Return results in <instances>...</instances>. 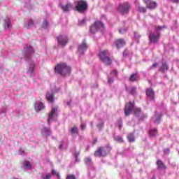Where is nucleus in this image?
Listing matches in <instances>:
<instances>
[{"instance_id":"23","label":"nucleus","mask_w":179,"mask_h":179,"mask_svg":"<svg viewBox=\"0 0 179 179\" xmlns=\"http://www.w3.org/2000/svg\"><path fill=\"white\" fill-rule=\"evenodd\" d=\"M24 27L25 29H31V27H34V22H33V20H29L27 22H25Z\"/></svg>"},{"instance_id":"24","label":"nucleus","mask_w":179,"mask_h":179,"mask_svg":"<svg viewBox=\"0 0 179 179\" xmlns=\"http://www.w3.org/2000/svg\"><path fill=\"white\" fill-rule=\"evenodd\" d=\"M115 45L117 48H121V47L125 45V41H124V39H117L115 41Z\"/></svg>"},{"instance_id":"50","label":"nucleus","mask_w":179,"mask_h":179,"mask_svg":"<svg viewBox=\"0 0 179 179\" xmlns=\"http://www.w3.org/2000/svg\"><path fill=\"white\" fill-rule=\"evenodd\" d=\"M29 3H30V0H27V1H25V6L27 8H29Z\"/></svg>"},{"instance_id":"16","label":"nucleus","mask_w":179,"mask_h":179,"mask_svg":"<svg viewBox=\"0 0 179 179\" xmlns=\"http://www.w3.org/2000/svg\"><path fill=\"white\" fill-rule=\"evenodd\" d=\"M59 8L62 10L63 12H69L73 8L72 4L71 3H68L66 5L62 4V3L59 5Z\"/></svg>"},{"instance_id":"4","label":"nucleus","mask_w":179,"mask_h":179,"mask_svg":"<svg viewBox=\"0 0 179 179\" xmlns=\"http://www.w3.org/2000/svg\"><path fill=\"white\" fill-rule=\"evenodd\" d=\"M90 31L92 34L97 33V31H104V24L101 21H96L90 27Z\"/></svg>"},{"instance_id":"15","label":"nucleus","mask_w":179,"mask_h":179,"mask_svg":"<svg viewBox=\"0 0 179 179\" xmlns=\"http://www.w3.org/2000/svg\"><path fill=\"white\" fill-rule=\"evenodd\" d=\"M162 115L163 114L162 112H155L154 116L151 119L152 122H154V124H160Z\"/></svg>"},{"instance_id":"21","label":"nucleus","mask_w":179,"mask_h":179,"mask_svg":"<svg viewBox=\"0 0 179 179\" xmlns=\"http://www.w3.org/2000/svg\"><path fill=\"white\" fill-rule=\"evenodd\" d=\"M160 72H162V73H164V72H166V71H169V64H167V62H163L162 64L161 67L159 68Z\"/></svg>"},{"instance_id":"13","label":"nucleus","mask_w":179,"mask_h":179,"mask_svg":"<svg viewBox=\"0 0 179 179\" xmlns=\"http://www.w3.org/2000/svg\"><path fill=\"white\" fill-rule=\"evenodd\" d=\"M87 48H89V46L86 43V41H83L81 44L78 45V51L80 55H83L87 51Z\"/></svg>"},{"instance_id":"35","label":"nucleus","mask_w":179,"mask_h":179,"mask_svg":"<svg viewBox=\"0 0 179 179\" xmlns=\"http://www.w3.org/2000/svg\"><path fill=\"white\" fill-rule=\"evenodd\" d=\"M138 12H141L142 13H145L146 12V8L142 7V6H139L138 8Z\"/></svg>"},{"instance_id":"11","label":"nucleus","mask_w":179,"mask_h":179,"mask_svg":"<svg viewBox=\"0 0 179 179\" xmlns=\"http://www.w3.org/2000/svg\"><path fill=\"white\" fill-rule=\"evenodd\" d=\"M57 43L60 47H65L68 44V36L60 35L57 38Z\"/></svg>"},{"instance_id":"32","label":"nucleus","mask_w":179,"mask_h":179,"mask_svg":"<svg viewBox=\"0 0 179 179\" xmlns=\"http://www.w3.org/2000/svg\"><path fill=\"white\" fill-rule=\"evenodd\" d=\"M115 125L119 128V129H121V128H122V120H119Z\"/></svg>"},{"instance_id":"48","label":"nucleus","mask_w":179,"mask_h":179,"mask_svg":"<svg viewBox=\"0 0 179 179\" xmlns=\"http://www.w3.org/2000/svg\"><path fill=\"white\" fill-rule=\"evenodd\" d=\"M80 128L83 131L86 128V124L85 123L81 124Z\"/></svg>"},{"instance_id":"45","label":"nucleus","mask_w":179,"mask_h":179,"mask_svg":"<svg viewBox=\"0 0 179 179\" xmlns=\"http://www.w3.org/2000/svg\"><path fill=\"white\" fill-rule=\"evenodd\" d=\"M85 23H86V20L85 18L79 21L80 24H85Z\"/></svg>"},{"instance_id":"8","label":"nucleus","mask_w":179,"mask_h":179,"mask_svg":"<svg viewBox=\"0 0 179 179\" xmlns=\"http://www.w3.org/2000/svg\"><path fill=\"white\" fill-rule=\"evenodd\" d=\"M94 155L95 157H106L107 155L106 148L103 146L99 147L95 150Z\"/></svg>"},{"instance_id":"20","label":"nucleus","mask_w":179,"mask_h":179,"mask_svg":"<svg viewBox=\"0 0 179 179\" xmlns=\"http://www.w3.org/2000/svg\"><path fill=\"white\" fill-rule=\"evenodd\" d=\"M54 92H55V90H52V92H48L46 94V99L48 100V101H49L50 103H54Z\"/></svg>"},{"instance_id":"58","label":"nucleus","mask_w":179,"mask_h":179,"mask_svg":"<svg viewBox=\"0 0 179 179\" xmlns=\"http://www.w3.org/2000/svg\"><path fill=\"white\" fill-rule=\"evenodd\" d=\"M13 179H17V178H13Z\"/></svg>"},{"instance_id":"2","label":"nucleus","mask_w":179,"mask_h":179,"mask_svg":"<svg viewBox=\"0 0 179 179\" xmlns=\"http://www.w3.org/2000/svg\"><path fill=\"white\" fill-rule=\"evenodd\" d=\"M55 71L62 76H68L71 74V67L65 63L59 64L55 67Z\"/></svg>"},{"instance_id":"54","label":"nucleus","mask_w":179,"mask_h":179,"mask_svg":"<svg viewBox=\"0 0 179 179\" xmlns=\"http://www.w3.org/2000/svg\"><path fill=\"white\" fill-rule=\"evenodd\" d=\"M59 148H60V150H62V148H63V144H61L60 146H59Z\"/></svg>"},{"instance_id":"18","label":"nucleus","mask_w":179,"mask_h":179,"mask_svg":"<svg viewBox=\"0 0 179 179\" xmlns=\"http://www.w3.org/2000/svg\"><path fill=\"white\" fill-rule=\"evenodd\" d=\"M45 106H44V103H43L41 101H37L34 104V109L36 113H38V111H41V110H44Z\"/></svg>"},{"instance_id":"3","label":"nucleus","mask_w":179,"mask_h":179,"mask_svg":"<svg viewBox=\"0 0 179 179\" xmlns=\"http://www.w3.org/2000/svg\"><path fill=\"white\" fill-rule=\"evenodd\" d=\"M164 26L163 27H157L155 28V33H151L149 35L150 42L153 43V44H156V43H159V39L160 38V32L159 31L163 30L164 29Z\"/></svg>"},{"instance_id":"44","label":"nucleus","mask_w":179,"mask_h":179,"mask_svg":"<svg viewBox=\"0 0 179 179\" xmlns=\"http://www.w3.org/2000/svg\"><path fill=\"white\" fill-rule=\"evenodd\" d=\"M117 74H118V71H117V70H113V71L110 72V75L117 76Z\"/></svg>"},{"instance_id":"38","label":"nucleus","mask_w":179,"mask_h":179,"mask_svg":"<svg viewBox=\"0 0 179 179\" xmlns=\"http://www.w3.org/2000/svg\"><path fill=\"white\" fill-rule=\"evenodd\" d=\"M115 141L117 143H124V140L121 137H120V136H117L115 138Z\"/></svg>"},{"instance_id":"46","label":"nucleus","mask_w":179,"mask_h":179,"mask_svg":"<svg viewBox=\"0 0 179 179\" xmlns=\"http://www.w3.org/2000/svg\"><path fill=\"white\" fill-rule=\"evenodd\" d=\"M164 152L165 153V155H169V153L170 152V149L166 148L165 150H164Z\"/></svg>"},{"instance_id":"39","label":"nucleus","mask_w":179,"mask_h":179,"mask_svg":"<svg viewBox=\"0 0 179 179\" xmlns=\"http://www.w3.org/2000/svg\"><path fill=\"white\" fill-rule=\"evenodd\" d=\"M66 179H76V177L73 174L68 175Z\"/></svg>"},{"instance_id":"37","label":"nucleus","mask_w":179,"mask_h":179,"mask_svg":"<svg viewBox=\"0 0 179 179\" xmlns=\"http://www.w3.org/2000/svg\"><path fill=\"white\" fill-rule=\"evenodd\" d=\"M51 178V174L47 173L45 176H42V179H50Z\"/></svg>"},{"instance_id":"33","label":"nucleus","mask_w":179,"mask_h":179,"mask_svg":"<svg viewBox=\"0 0 179 179\" xmlns=\"http://www.w3.org/2000/svg\"><path fill=\"white\" fill-rule=\"evenodd\" d=\"M42 27L43 29H47L48 27V22L47 21V20H43Z\"/></svg>"},{"instance_id":"19","label":"nucleus","mask_w":179,"mask_h":179,"mask_svg":"<svg viewBox=\"0 0 179 179\" xmlns=\"http://www.w3.org/2000/svg\"><path fill=\"white\" fill-rule=\"evenodd\" d=\"M144 2L146 3L147 8L148 9H155L156 6H157V4L155 1H152V0H143Z\"/></svg>"},{"instance_id":"12","label":"nucleus","mask_w":179,"mask_h":179,"mask_svg":"<svg viewBox=\"0 0 179 179\" xmlns=\"http://www.w3.org/2000/svg\"><path fill=\"white\" fill-rule=\"evenodd\" d=\"M134 113L135 117H137L138 120H145V118H148V115L145 113H142V111L139 108H134Z\"/></svg>"},{"instance_id":"17","label":"nucleus","mask_w":179,"mask_h":179,"mask_svg":"<svg viewBox=\"0 0 179 179\" xmlns=\"http://www.w3.org/2000/svg\"><path fill=\"white\" fill-rule=\"evenodd\" d=\"M146 96L148 100L153 101L155 100V91L152 88H148L146 90Z\"/></svg>"},{"instance_id":"14","label":"nucleus","mask_w":179,"mask_h":179,"mask_svg":"<svg viewBox=\"0 0 179 179\" xmlns=\"http://www.w3.org/2000/svg\"><path fill=\"white\" fill-rule=\"evenodd\" d=\"M134 108V102H129L126 104L124 107V114L126 117H128L131 113H132V110Z\"/></svg>"},{"instance_id":"55","label":"nucleus","mask_w":179,"mask_h":179,"mask_svg":"<svg viewBox=\"0 0 179 179\" xmlns=\"http://www.w3.org/2000/svg\"><path fill=\"white\" fill-rule=\"evenodd\" d=\"M123 56H124V57H127V52H123Z\"/></svg>"},{"instance_id":"30","label":"nucleus","mask_w":179,"mask_h":179,"mask_svg":"<svg viewBox=\"0 0 179 179\" xmlns=\"http://www.w3.org/2000/svg\"><path fill=\"white\" fill-rule=\"evenodd\" d=\"M138 80V74L134 73L130 76L129 80H131V82H135V80Z\"/></svg>"},{"instance_id":"5","label":"nucleus","mask_w":179,"mask_h":179,"mask_svg":"<svg viewBox=\"0 0 179 179\" xmlns=\"http://www.w3.org/2000/svg\"><path fill=\"white\" fill-rule=\"evenodd\" d=\"M99 57L105 65H111V59L110 58V52L108 50L101 51Z\"/></svg>"},{"instance_id":"52","label":"nucleus","mask_w":179,"mask_h":179,"mask_svg":"<svg viewBox=\"0 0 179 179\" xmlns=\"http://www.w3.org/2000/svg\"><path fill=\"white\" fill-rule=\"evenodd\" d=\"M97 143V139L94 138V142H92L93 145H95Z\"/></svg>"},{"instance_id":"26","label":"nucleus","mask_w":179,"mask_h":179,"mask_svg":"<svg viewBox=\"0 0 179 179\" xmlns=\"http://www.w3.org/2000/svg\"><path fill=\"white\" fill-rule=\"evenodd\" d=\"M84 164L87 166H91L93 164L91 157H85L84 158Z\"/></svg>"},{"instance_id":"57","label":"nucleus","mask_w":179,"mask_h":179,"mask_svg":"<svg viewBox=\"0 0 179 179\" xmlns=\"http://www.w3.org/2000/svg\"><path fill=\"white\" fill-rule=\"evenodd\" d=\"M137 43L139 44V41H137Z\"/></svg>"},{"instance_id":"6","label":"nucleus","mask_w":179,"mask_h":179,"mask_svg":"<svg viewBox=\"0 0 179 179\" xmlns=\"http://www.w3.org/2000/svg\"><path fill=\"white\" fill-rule=\"evenodd\" d=\"M76 9L80 13H83L87 10V3L83 0H80L76 3Z\"/></svg>"},{"instance_id":"42","label":"nucleus","mask_w":179,"mask_h":179,"mask_svg":"<svg viewBox=\"0 0 179 179\" xmlns=\"http://www.w3.org/2000/svg\"><path fill=\"white\" fill-rule=\"evenodd\" d=\"M141 38V35H139V34H138L137 32H134V38H136V40H138V38Z\"/></svg>"},{"instance_id":"47","label":"nucleus","mask_w":179,"mask_h":179,"mask_svg":"<svg viewBox=\"0 0 179 179\" xmlns=\"http://www.w3.org/2000/svg\"><path fill=\"white\" fill-rule=\"evenodd\" d=\"M157 65H158L157 63H155V64H152V66H150V67L149 68V69H153V68H156V66H157Z\"/></svg>"},{"instance_id":"41","label":"nucleus","mask_w":179,"mask_h":179,"mask_svg":"<svg viewBox=\"0 0 179 179\" xmlns=\"http://www.w3.org/2000/svg\"><path fill=\"white\" fill-rule=\"evenodd\" d=\"M52 176H57V177H59V174H58V173H57V171H55V169H52Z\"/></svg>"},{"instance_id":"29","label":"nucleus","mask_w":179,"mask_h":179,"mask_svg":"<svg viewBox=\"0 0 179 179\" xmlns=\"http://www.w3.org/2000/svg\"><path fill=\"white\" fill-rule=\"evenodd\" d=\"M158 131L156 128H151L149 131V135H157Z\"/></svg>"},{"instance_id":"40","label":"nucleus","mask_w":179,"mask_h":179,"mask_svg":"<svg viewBox=\"0 0 179 179\" xmlns=\"http://www.w3.org/2000/svg\"><path fill=\"white\" fill-rule=\"evenodd\" d=\"M8 110V108L6 106L3 107L2 110H0V113L1 114H3L5 113H6V110Z\"/></svg>"},{"instance_id":"34","label":"nucleus","mask_w":179,"mask_h":179,"mask_svg":"<svg viewBox=\"0 0 179 179\" xmlns=\"http://www.w3.org/2000/svg\"><path fill=\"white\" fill-rule=\"evenodd\" d=\"M127 138H128L129 143H134L135 141L134 136L132 135H129Z\"/></svg>"},{"instance_id":"7","label":"nucleus","mask_w":179,"mask_h":179,"mask_svg":"<svg viewBox=\"0 0 179 179\" xmlns=\"http://www.w3.org/2000/svg\"><path fill=\"white\" fill-rule=\"evenodd\" d=\"M58 117V108H52V110L49 113V117L48 119V124H50L51 121H57Z\"/></svg>"},{"instance_id":"31","label":"nucleus","mask_w":179,"mask_h":179,"mask_svg":"<svg viewBox=\"0 0 179 179\" xmlns=\"http://www.w3.org/2000/svg\"><path fill=\"white\" fill-rule=\"evenodd\" d=\"M78 127H74L71 129L70 132L71 135H75V134H78Z\"/></svg>"},{"instance_id":"49","label":"nucleus","mask_w":179,"mask_h":179,"mask_svg":"<svg viewBox=\"0 0 179 179\" xmlns=\"http://www.w3.org/2000/svg\"><path fill=\"white\" fill-rule=\"evenodd\" d=\"M125 31H127V29H122L120 30V34H124V33H125Z\"/></svg>"},{"instance_id":"10","label":"nucleus","mask_w":179,"mask_h":179,"mask_svg":"<svg viewBox=\"0 0 179 179\" xmlns=\"http://www.w3.org/2000/svg\"><path fill=\"white\" fill-rule=\"evenodd\" d=\"M3 27L5 31H10L12 30V18L6 17L3 21Z\"/></svg>"},{"instance_id":"1","label":"nucleus","mask_w":179,"mask_h":179,"mask_svg":"<svg viewBox=\"0 0 179 179\" xmlns=\"http://www.w3.org/2000/svg\"><path fill=\"white\" fill-rule=\"evenodd\" d=\"M33 52H34V49L31 45H26L24 48V55L26 61H29L30 62L27 73L31 76H32L33 72H34V69H36V64L31 61V57H30L31 54H33Z\"/></svg>"},{"instance_id":"25","label":"nucleus","mask_w":179,"mask_h":179,"mask_svg":"<svg viewBox=\"0 0 179 179\" xmlns=\"http://www.w3.org/2000/svg\"><path fill=\"white\" fill-rule=\"evenodd\" d=\"M126 90L127 92H128V93L134 96L135 95L136 88L135 87H126Z\"/></svg>"},{"instance_id":"22","label":"nucleus","mask_w":179,"mask_h":179,"mask_svg":"<svg viewBox=\"0 0 179 179\" xmlns=\"http://www.w3.org/2000/svg\"><path fill=\"white\" fill-rule=\"evenodd\" d=\"M156 164H157V166H158L157 167L158 169L166 170L167 169V166H165V164L161 159L157 160Z\"/></svg>"},{"instance_id":"36","label":"nucleus","mask_w":179,"mask_h":179,"mask_svg":"<svg viewBox=\"0 0 179 179\" xmlns=\"http://www.w3.org/2000/svg\"><path fill=\"white\" fill-rule=\"evenodd\" d=\"M24 166H27V169H32V165L31 164V163L28 161H25L24 162Z\"/></svg>"},{"instance_id":"51","label":"nucleus","mask_w":179,"mask_h":179,"mask_svg":"<svg viewBox=\"0 0 179 179\" xmlns=\"http://www.w3.org/2000/svg\"><path fill=\"white\" fill-rule=\"evenodd\" d=\"M71 101H66V104H67V106H69V107H71Z\"/></svg>"},{"instance_id":"56","label":"nucleus","mask_w":179,"mask_h":179,"mask_svg":"<svg viewBox=\"0 0 179 179\" xmlns=\"http://www.w3.org/2000/svg\"><path fill=\"white\" fill-rule=\"evenodd\" d=\"M152 179H156L155 176H153V178Z\"/></svg>"},{"instance_id":"43","label":"nucleus","mask_w":179,"mask_h":179,"mask_svg":"<svg viewBox=\"0 0 179 179\" xmlns=\"http://www.w3.org/2000/svg\"><path fill=\"white\" fill-rule=\"evenodd\" d=\"M108 82L109 83V85H111V83H114V78H109L108 80Z\"/></svg>"},{"instance_id":"27","label":"nucleus","mask_w":179,"mask_h":179,"mask_svg":"<svg viewBox=\"0 0 179 179\" xmlns=\"http://www.w3.org/2000/svg\"><path fill=\"white\" fill-rule=\"evenodd\" d=\"M42 132L45 134V135H51V129L48 127H44L42 130Z\"/></svg>"},{"instance_id":"28","label":"nucleus","mask_w":179,"mask_h":179,"mask_svg":"<svg viewBox=\"0 0 179 179\" xmlns=\"http://www.w3.org/2000/svg\"><path fill=\"white\" fill-rule=\"evenodd\" d=\"M96 127L99 131L101 130V129L104 127V121H103V120H99Z\"/></svg>"},{"instance_id":"53","label":"nucleus","mask_w":179,"mask_h":179,"mask_svg":"<svg viewBox=\"0 0 179 179\" xmlns=\"http://www.w3.org/2000/svg\"><path fill=\"white\" fill-rule=\"evenodd\" d=\"M172 2H174V3H178L179 1L178 0H171Z\"/></svg>"},{"instance_id":"9","label":"nucleus","mask_w":179,"mask_h":179,"mask_svg":"<svg viewBox=\"0 0 179 179\" xmlns=\"http://www.w3.org/2000/svg\"><path fill=\"white\" fill-rule=\"evenodd\" d=\"M129 9H131V6L128 3H124L123 4H120L117 10L122 15H125V13H128L129 12Z\"/></svg>"}]
</instances>
